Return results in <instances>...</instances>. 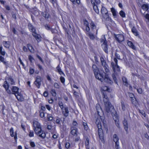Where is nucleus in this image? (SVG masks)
Returning a JSON list of instances; mask_svg holds the SVG:
<instances>
[{"label": "nucleus", "instance_id": "nucleus-13", "mask_svg": "<svg viewBox=\"0 0 149 149\" xmlns=\"http://www.w3.org/2000/svg\"><path fill=\"white\" fill-rule=\"evenodd\" d=\"M103 98L104 105L111 104L109 101L108 96L105 93H103Z\"/></svg>", "mask_w": 149, "mask_h": 149}, {"label": "nucleus", "instance_id": "nucleus-49", "mask_svg": "<svg viewBox=\"0 0 149 149\" xmlns=\"http://www.w3.org/2000/svg\"><path fill=\"white\" fill-rule=\"evenodd\" d=\"M88 35L91 39L93 40L95 38V37L93 34L89 33H88Z\"/></svg>", "mask_w": 149, "mask_h": 149}, {"label": "nucleus", "instance_id": "nucleus-15", "mask_svg": "<svg viewBox=\"0 0 149 149\" xmlns=\"http://www.w3.org/2000/svg\"><path fill=\"white\" fill-rule=\"evenodd\" d=\"M70 130H71L70 133L71 134L74 136H77V128L76 127L72 126L71 127Z\"/></svg>", "mask_w": 149, "mask_h": 149}, {"label": "nucleus", "instance_id": "nucleus-12", "mask_svg": "<svg viewBox=\"0 0 149 149\" xmlns=\"http://www.w3.org/2000/svg\"><path fill=\"white\" fill-rule=\"evenodd\" d=\"M129 96L130 98L131 99V100L132 104L134 105H136L137 102L133 94L132 93H130L129 94Z\"/></svg>", "mask_w": 149, "mask_h": 149}, {"label": "nucleus", "instance_id": "nucleus-63", "mask_svg": "<svg viewBox=\"0 0 149 149\" xmlns=\"http://www.w3.org/2000/svg\"><path fill=\"white\" fill-rule=\"evenodd\" d=\"M34 72V70L33 69L30 68L29 70V73L30 74H33Z\"/></svg>", "mask_w": 149, "mask_h": 149}, {"label": "nucleus", "instance_id": "nucleus-27", "mask_svg": "<svg viewBox=\"0 0 149 149\" xmlns=\"http://www.w3.org/2000/svg\"><path fill=\"white\" fill-rule=\"evenodd\" d=\"M132 32L136 36H138L139 35L138 33L136 30V29L134 27H133L132 29Z\"/></svg>", "mask_w": 149, "mask_h": 149}, {"label": "nucleus", "instance_id": "nucleus-58", "mask_svg": "<svg viewBox=\"0 0 149 149\" xmlns=\"http://www.w3.org/2000/svg\"><path fill=\"white\" fill-rule=\"evenodd\" d=\"M37 57L41 61L42 63H44V61L42 59V58H41V57H40L38 55H37Z\"/></svg>", "mask_w": 149, "mask_h": 149}, {"label": "nucleus", "instance_id": "nucleus-6", "mask_svg": "<svg viewBox=\"0 0 149 149\" xmlns=\"http://www.w3.org/2000/svg\"><path fill=\"white\" fill-rule=\"evenodd\" d=\"M101 42L102 43V46L103 48L104 51L106 53L108 52L107 45V42L106 40L105 36H103L102 38L101 39Z\"/></svg>", "mask_w": 149, "mask_h": 149}, {"label": "nucleus", "instance_id": "nucleus-31", "mask_svg": "<svg viewBox=\"0 0 149 149\" xmlns=\"http://www.w3.org/2000/svg\"><path fill=\"white\" fill-rule=\"evenodd\" d=\"M104 70L106 72L108 73V74L109 73H110V70L108 68V65H107V66H103Z\"/></svg>", "mask_w": 149, "mask_h": 149}, {"label": "nucleus", "instance_id": "nucleus-25", "mask_svg": "<svg viewBox=\"0 0 149 149\" xmlns=\"http://www.w3.org/2000/svg\"><path fill=\"white\" fill-rule=\"evenodd\" d=\"M57 72L59 73V74L61 75L63 74L64 75V73L62 71L61 69L60 68L59 65H58L56 68Z\"/></svg>", "mask_w": 149, "mask_h": 149}, {"label": "nucleus", "instance_id": "nucleus-14", "mask_svg": "<svg viewBox=\"0 0 149 149\" xmlns=\"http://www.w3.org/2000/svg\"><path fill=\"white\" fill-rule=\"evenodd\" d=\"M116 39L119 42H120L124 40V37L122 34L117 35L115 36Z\"/></svg>", "mask_w": 149, "mask_h": 149}, {"label": "nucleus", "instance_id": "nucleus-59", "mask_svg": "<svg viewBox=\"0 0 149 149\" xmlns=\"http://www.w3.org/2000/svg\"><path fill=\"white\" fill-rule=\"evenodd\" d=\"M144 17L149 22V14H147L144 15Z\"/></svg>", "mask_w": 149, "mask_h": 149}, {"label": "nucleus", "instance_id": "nucleus-28", "mask_svg": "<svg viewBox=\"0 0 149 149\" xmlns=\"http://www.w3.org/2000/svg\"><path fill=\"white\" fill-rule=\"evenodd\" d=\"M27 46L31 52L33 53L34 52V49L33 48L32 46L30 44H28Z\"/></svg>", "mask_w": 149, "mask_h": 149}, {"label": "nucleus", "instance_id": "nucleus-23", "mask_svg": "<svg viewBox=\"0 0 149 149\" xmlns=\"http://www.w3.org/2000/svg\"><path fill=\"white\" fill-rule=\"evenodd\" d=\"M4 46L6 48H9L10 45V42L9 41H3V42Z\"/></svg>", "mask_w": 149, "mask_h": 149}, {"label": "nucleus", "instance_id": "nucleus-46", "mask_svg": "<svg viewBox=\"0 0 149 149\" xmlns=\"http://www.w3.org/2000/svg\"><path fill=\"white\" fill-rule=\"evenodd\" d=\"M123 81L125 83V85L127 84V80L126 78L125 77H123L122 78Z\"/></svg>", "mask_w": 149, "mask_h": 149}, {"label": "nucleus", "instance_id": "nucleus-2", "mask_svg": "<svg viewBox=\"0 0 149 149\" xmlns=\"http://www.w3.org/2000/svg\"><path fill=\"white\" fill-rule=\"evenodd\" d=\"M15 82L11 77H9L7 80L4 81L3 85V87L5 88L6 91L9 94L12 93L11 91L8 89L10 85L14 84Z\"/></svg>", "mask_w": 149, "mask_h": 149}, {"label": "nucleus", "instance_id": "nucleus-54", "mask_svg": "<svg viewBox=\"0 0 149 149\" xmlns=\"http://www.w3.org/2000/svg\"><path fill=\"white\" fill-rule=\"evenodd\" d=\"M115 148L116 149H119V143L118 141L115 142Z\"/></svg>", "mask_w": 149, "mask_h": 149}, {"label": "nucleus", "instance_id": "nucleus-32", "mask_svg": "<svg viewBox=\"0 0 149 149\" xmlns=\"http://www.w3.org/2000/svg\"><path fill=\"white\" fill-rule=\"evenodd\" d=\"M91 27L92 30H93L96 29V26L93 22H91Z\"/></svg>", "mask_w": 149, "mask_h": 149}, {"label": "nucleus", "instance_id": "nucleus-11", "mask_svg": "<svg viewBox=\"0 0 149 149\" xmlns=\"http://www.w3.org/2000/svg\"><path fill=\"white\" fill-rule=\"evenodd\" d=\"M105 76L104 77L103 82L104 81L107 83L111 84L112 83V81L110 79L108 75L104 73Z\"/></svg>", "mask_w": 149, "mask_h": 149}, {"label": "nucleus", "instance_id": "nucleus-20", "mask_svg": "<svg viewBox=\"0 0 149 149\" xmlns=\"http://www.w3.org/2000/svg\"><path fill=\"white\" fill-rule=\"evenodd\" d=\"M15 95L19 101H22L23 100V97L22 95L19 93H18L17 94H16Z\"/></svg>", "mask_w": 149, "mask_h": 149}, {"label": "nucleus", "instance_id": "nucleus-35", "mask_svg": "<svg viewBox=\"0 0 149 149\" xmlns=\"http://www.w3.org/2000/svg\"><path fill=\"white\" fill-rule=\"evenodd\" d=\"M2 49V47H0V53L2 55L4 56L5 54V52L4 50H3Z\"/></svg>", "mask_w": 149, "mask_h": 149}, {"label": "nucleus", "instance_id": "nucleus-9", "mask_svg": "<svg viewBox=\"0 0 149 149\" xmlns=\"http://www.w3.org/2000/svg\"><path fill=\"white\" fill-rule=\"evenodd\" d=\"M95 78L103 82V80L104 77V75L103 73H98V72L94 74Z\"/></svg>", "mask_w": 149, "mask_h": 149}, {"label": "nucleus", "instance_id": "nucleus-30", "mask_svg": "<svg viewBox=\"0 0 149 149\" xmlns=\"http://www.w3.org/2000/svg\"><path fill=\"white\" fill-rule=\"evenodd\" d=\"M142 9L145 11H147L148 8V6L147 5L144 4L142 6Z\"/></svg>", "mask_w": 149, "mask_h": 149}, {"label": "nucleus", "instance_id": "nucleus-16", "mask_svg": "<svg viewBox=\"0 0 149 149\" xmlns=\"http://www.w3.org/2000/svg\"><path fill=\"white\" fill-rule=\"evenodd\" d=\"M32 35L36 39L38 42H40L41 40V37L40 35L36 33L35 32L32 33Z\"/></svg>", "mask_w": 149, "mask_h": 149}, {"label": "nucleus", "instance_id": "nucleus-60", "mask_svg": "<svg viewBox=\"0 0 149 149\" xmlns=\"http://www.w3.org/2000/svg\"><path fill=\"white\" fill-rule=\"evenodd\" d=\"M33 133L32 131H30L29 133V136L30 137H33Z\"/></svg>", "mask_w": 149, "mask_h": 149}, {"label": "nucleus", "instance_id": "nucleus-37", "mask_svg": "<svg viewBox=\"0 0 149 149\" xmlns=\"http://www.w3.org/2000/svg\"><path fill=\"white\" fill-rule=\"evenodd\" d=\"M102 91H108L109 90L108 87L106 86H103L102 88Z\"/></svg>", "mask_w": 149, "mask_h": 149}, {"label": "nucleus", "instance_id": "nucleus-36", "mask_svg": "<svg viewBox=\"0 0 149 149\" xmlns=\"http://www.w3.org/2000/svg\"><path fill=\"white\" fill-rule=\"evenodd\" d=\"M111 66L114 72H115V66L116 64L113 62L111 63Z\"/></svg>", "mask_w": 149, "mask_h": 149}, {"label": "nucleus", "instance_id": "nucleus-8", "mask_svg": "<svg viewBox=\"0 0 149 149\" xmlns=\"http://www.w3.org/2000/svg\"><path fill=\"white\" fill-rule=\"evenodd\" d=\"M102 17L105 19H107L109 18V15L108 11L104 7L102 6L101 11Z\"/></svg>", "mask_w": 149, "mask_h": 149}, {"label": "nucleus", "instance_id": "nucleus-47", "mask_svg": "<svg viewBox=\"0 0 149 149\" xmlns=\"http://www.w3.org/2000/svg\"><path fill=\"white\" fill-rule=\"evenodd\" d=\"M60 121H61V119L59 118H57L56 120V124L57 125H60Z\"/></svg>", "mask_w": 149, "mask_h": 149}, {"label": "nucleus", "instance_id": "nucleus-48", "mask_svg": "<svg viewBox=\"0 0 149 149\" xmlns=\"http://www.w3.org/2000/svg\"><path fill=\"white\" fill-rule=\"evenodd\" d=\"M54 87L57 88H59L60 87V86L57 83H55L54 84Z\"/></svg>", "mask_w": 149, "mask_h": 149}, {"label": "nucleus", "instance_id": "nucleus-4", "mask_svg": "<svg viewBox=\"0 0 149 149\" xmlns=\"http://www.w3.org/2000/svg\"><path fill=\"white\" fill-rule=\"evenodd\" d=\"M96 123L97 125L98 128V132L100 138L101 140H103L104 139V136L102 130L101 129L100 122V120L97 119L96 121Z\"/></svg>", "mask_w": 149, "mask_h": 149}, {"label": "nucleus", "instance_id": "nucleus-42", "mask_svg": "<svg viewBox=\"0 0 149 149\" xmlns=\"http://www.w3.org/2000/svg\"><path fill=\"white\" fill-rule=\"evenodd\" d=\"M73 94L74 96L76 98H77L79 97V93L77 92L76 91H74V90H73Z\"/></svg>", "mask_w": 149, "mask_h": 149}, {"label": "nucleus", "instance_id": "nucleus-62", "mask_svg": "<svg viewBox=\"0 0 149 149\" xmlns=\"http://www.w3.org/2000/svg\"><path fill=\"white\" fill-rule=\"evenodd\" d=\"M29 60L32 62L33 60H34V59L33 57L31 56L30 55L29 56Z\"/></svg>", "mask_w": 149, "mask_h": 149}, {"label": "nucleus", "instance_id": "nucleus-26", "mask_svg": "<svg viewBox=\"0 0 149 149\" xmlns=\"http://www.w3.org/2000/svg\"><path fill=\"white\" fill-rule=\"evenodd\" d=\"M92 68L94 74L95 73V72H96V73H97V72H98V68H97L96 65H93L92 66Z\"/></svg>", "mask_w": 149, "mask_h": 149}, {"label": "nucleus", "instance_id": "nucleus-5", "mask_svg": "<svg viewBox=\"0 0 149 149\" xmlns=\"http://www.w3.org/2000/svg\"><path fill=\"white\" fill-rule=\"evenodd\" d=\"M105 105V109L106 111L108 113H111L113 112H115V110L114 109L113 107L111 104H106Z\"/></svg>", "mask_w": 149, "mask_h": 149}, {"label": "nucleus", "instance_id": "nucleus-38", "mask_svg": "<svg viewBox=\"0 0 149 149\" xmlns=\"http://www.w3.org/2000/svg\"><path fill=\"white\" fill-rule=\"evenodd\" d=\"M119 14L120 16L123 17H124L125 16V13L123 10H121Z\"/></svg>", "mask_w": 149, "mask_h": 149}, {"label": "nucleus", "instance_id": "nucleus-51", "mask_svg": "<svg viewBox=\"0 0 149 149\" xmlns=\"http://www.w3.org/2000/svg\"><path fill=\"white\" fill-rule=\"evenodd\" d=\"M120 68L119 67L118 65H116L115 66V72L116 71L119 72L120 71Z\"/></svg>", "mask_w": 149, "mask_h": 149}, {"label": "nucleus", "instance_id": "nucleus-24", "mask_svg": "<svg viewBox=\"0 0 149 149\" xmlns=\"http://www.w3.org/2000/svg\"><path fill=\"white\" fill-rule=\"evenodd\" d=\"M100 60L103 66H107V65H108L107 64L105 61L104 60L103 58L102 57H101Z\"/></svg>", "mask_w": 149, "mask_h": 149}, {"label": "nucleus", "instance_id": "nucleus-56", "mask_svg": "<svg viewBox=\"0 0 149 149\" xmlns=\"http://www.w3.org/2000/svg\"><path fill=\"white\" fill-rule=\"evenodd\" d=\"M47 119L48 120L51 121L52 120L53 117L50 116V115L48 114L47 115Z\"/></svg>", "mask_w": 149, "mask_h": 149}, {"label": "nucleus", "instance_id": "nucleus-17", "mask_svg": "<svg viewBox=\"0 0 149 149\" xmlns=\"http://www.w3.org/2000/svg\"><path fill=\"white\" fill-rule=\"evenodd\" d=\"M123 124L124 125V127L127 133V134L128 133V123L127 121V120L125 119L123 121Z\"/></svg>", "mask_w": 149, "mask_h": 149}, {"label": "nucleus", "instance_id": "nucleus-55", "mask_svg": "<svg viewBox=\"0 0 149 149\" xmlns=\"http://www.w3.org/2000/svg\"><path fill=\"white\" fill-rule=\"evenodd\" d=\"M30 145L32 147H34L36 146V145L34 142L31 141L30 142Z\"/></svg>", "mask_w": 149, "mask_h": 149}, {"label": "nucleus", "instance_id": "nucleus-40", "mask_svg": "<svg viewBox=\"0 0 149 149\" xmlns=\"http://www.w3.org/2000/svg\"><path fill=\"white\" fill-rule=\"evenodd\" d=\"M10 135L12 137L14 136V130L13 128L11 127L10 130Z\"/></svg>", "mask_w": 149, "mask_h": 149}, {"label": "nucleus", "instance_id": "nucleus-1", "mask_svg": "<svg viewBox=\"0 0 149 149\" xmlns=\"http://www.w3.org/2000/svg\"><path fill=\"white\" fill-rule=\"evenodd\" d=\"M33 124L35 133L42 138H45L46 134L44 132L41 130L40 123L37 121H34Z\"/></svg>", "mask_w": 149, "mask_h": 149}, {"label": "nucleus", "instance_id": "nucleus-57", "mask_svg": "<svg viewBox=\"0 0 149 149\" xmlns=\"http://www.w3.org/2000/svg\"><path fill=\"white\" fill-rule=\"evenodd\" d=\"M70 143H69L67 142L65 144V147L67 149H68L70 146Z\"/></svg>", "mask_w": 149, "mask_h": 149}, {"label": "nucleus", "instance_id": "nucleus-50", "mask_svg": "<svg viewBox=\"0 0 149 149\" xmlns=\"http://www.w3.org/2000/svg\"><path fill=\"white\" fill-rule=\"evenodd\" d=\"M32 12L33 14L36 16L38 15L39 14L38 11L37 10H35Z\"/></svg>", "mask_w": 149, "mask_h": 149}, {"label": "nucleus", "instance_id": "nucleus-29", "mask_svg": "<svg viewBox=\"0 0 149 149\" xmlns=\"http://www.w3.org/2000/svg\"><path fill=\"white\" fill-rule=\"evenodd\" d=\"M119 139L118 137V136L116 134H114L113 135V140L115 142H118V141Z\"/></svg>", "mask_w": 149, "mask_h": 149}, {"label": "nucleus", "instance_id": "nucleus-53", "mask_svg": "<svg viewBox=\"0 0 149 149\" xmlns=\"http://www.w3.org/2000/svg\"><path fill=\"white\" fill-rule=\"evenodd\" d=\"M58 137V134L57 133H56L53 135L52 136V138L53 139H55L57 138Z\"/></svg>", "mask_w": 149, "mask_h": 149}, {"label": "nucleus", "instance_id": "nucleus-41", "mask_svg": "<svg viewBox=\"0 0 149 149\" xmlns=\"http://www.w3.org/2000/svg\"><path fill=\"white\" fill-rule=\"evenodd\" d=\"M139 113L141 114V115L145 117L146 116V114L145 112L143 110H139Z\"/></svg>", "mask_w": 149, "mask_h": 149}, {"label": "nucleus", "instance_id": "nucleus-39", "mask_svg": "<svg viewBox=\"0 0 149 149\" xmlns=\"http://www.w3.org/2000/svg\"><path fill=\"white\" fill-rule=\"evenodd\" d=\"M51 93L53 96H55L56 95V91L54 89H52L51 90Z\"/></svg>", "mask_w": 149, "mask_h": 149}, {"label": "nucleus", "instance_id": "nucleus-34", "mask_svg": "<svg viewBox=\"0 0 149 149\" xmlns=\"http://www.w3.org/2000/svg\"><path fill=\"white\" fill-rule=\"evenodd\" d=\"M121 106L122 109L123 111H125L126 109V107L123 101H121Z\"/></svg>", "mask_w": 149, "mask_h": 149}, {"label": "nucleus", "instance_id": "nucleus-3", "mask_svg": "<svg viewBox=\"0 0 149 149\" xmlns=\"http://www.w3.org/2000/svg\"><path fill=\"white\" fill-rule=\"evenodd\" d=\"M58 105L61 110L63 115L65 117H66L68 116L69 112L68 107H64L63 103L61 101L59 102Z\"/></svg>", "mask_w": 149, "mask_h": 149}, {"label": "nucleus", "instance_id": "nucleus-22", "mask_svg": "<svg viewBox=\"0 0 149 149\" xmlns=\"http://www.w3.org/2000/svg\"><path fill=\"white\" fill-rule=\"evenodd\" d=\"M28 28L30 31L32 32V33H35L36 31L35 29L31 24L29 23V24Z\"/></svg>", "mask_w": 149, "mask_h": 149}, {"label": "nucleus", "instance_id": "nucleus-10", "mask_svg": "<svg viewBox=\"0 0 149 149\" xmlns=\"http://www.w3.org/2000/svg\"><path fill=\"white\" fill-rule=\"evenodd\" d=\"M41 78L39 76H38L36 78V80L34 82V84L36 85V87L39 88L41 85Z\"/></svg>", "mask_w": 149, "mask_h": 149}, {"label": "nucleus", "instance_id": "nucleus-43", "mask_svg": "<svg viewBox=\"0 0 149 149\" xmlns=\"http://www.w3.org/2000/svg\"><path fill=\"white\" fill-rule=\"evenodd\" d=\"M89 139L88 138H86V141H85V145L87 146V148L89 145Z\"/></svg>", "mask_w": 149, "mask_h": 149}, {"label": "nucleus", "instance_id": "nucleus-21", "mask_svg": "<svg viewBox=\"0 0 149 149\" xmlns=\"http://www.w3.org/2000/svg\"><path fill=\"white\" fill-rule=\"evenodd\" d=\"M127 43L129 47L132 48L133 49H135L136 47L132 42L130 41L127 40Z\"/></svg>", "mask_w": 149, "mask_h": 149}, {"label": "nucleus", "instance_id": "nucleus-61", "mask_svg": "<svg viewBox=\"0 0 149 149\" xmlns=\"http://www.w3.org/2000/svg\"><path fill=\"white\" fill-rule=\"evenodd\" d=\"M1 62H2L6 66H7L8 65V62L6 61L5 59H4V60H3V61Z\"/></svg>", "mask_w": 149, "mask_h": 149}, {"label": "nucleus", "instance_id": "nucleus-45", "mask_svg": "<svg viewBox=\"0 0 149 149\" xmlns=\"http://www.w3.org/2000/svg\"><path fill=\"white\" fill-rule=\"evenodd\" d=\"M60 79L61 82L62 84H63L65 83V78L63 77L62 76L61 77H60Z\"/></svg>", "mask_w": 149, "mask_h": 149}, {"label": "nucleus", "instance_id": "nucleus-64", "mask_svg": "<svg viewBox=\"0 0 149 149\" xmlns=\"http://www.w3.org/2000/svg\"><path fill=\"white\" fill-rule=\"evenodd\" d=\"M45 27L46 29L48 30H49L50 29V28L48 25L46 24L45 25Z\"/></svg>", "mask_w": 149, "mask_h": 149}, {"label": "nucleus", "instance_id": "nucleus-44", "mask_svg": "<svg viewBox=\"0 0 149 149\" xmlns=\"http://www.w3.org/2000/svg\"><path fill=\"white\" fill-rule=\"evenodd\" d=\"M44 17H45L46 19H48L49 17V13H45V14L43 15Z\"/></svg>", "mask_w": 149, "mask_h": 149}, {"label": "nucleus", "instance_id": "nucleus-18", "mask_svg": "<svg viewBox=\"0 0 149 149\" xmlns=\"http://www.w3.org/2000/svg\"><path fill=\"white\" fill-rule=\"evenodd\" d=\"M12 91L13 92L12 93L15 95L19 93L18 91L19 88L17 87L13 86L11 88Z\"/></svg>", "mask_w": 149, "mask_h": 149}, {"label": "nucleus", "instance_id": "nucleus-33", "mask_svg": "<svg viewBox=\"0 0 149 149\" xmlns=\"http://www.w3.org/2000/svg\"><path fill=\"white\" fill-rule=\"evenodd\" d=\"M111 9L113 15L114 16H116V13L115 9L114 8H112Z\"/></svg>", "mask_w": 149, "mask_h": 149}, {"label": "nucleus", "instance_id": "nucleus-19", "mask_svg": "<svg viewBox=\"0 0 149 149\" xmlns=\"http://www.w3.org/2000/svg\"><path fill=\"white\" fill-rule=\"evenodd\" d=\"M91 3L93 5V8L94 10L98 14L99 13V10L97 6L95 5L94 2L93 1H91Z\"/></svg>", "mask_w": 149, "mask_h": 149}, {"label": "nucleus", "instance_id": "nucleus-7", "mask_svg": "<svg viewBox=\"0 0 149 149\" xmlns=\"http://www.w3.org/2000/svg\"><path fill=\"white\" fill-rule=\"evenodd\" d=\"M111 113L113 116V119L115 121L116 126L118 128H119V123L118 116L116 113V111H115V112H112Z\"/></svg>", "mask_w": 149, "mask_h": 149}, {"label": "nucleus", "instance_id": "nucleus-52", "mask_svg": "<svg viewBox=\"0 0 149 149\" xmlns=\"http://www.w3.org/2000/svg\"><path fill=\"white\" fill-rule=\"evenodd\" d=\"M50 1L54 6L55 4L56 3L57 0H50Z\"/></svg>", "mask_w": 149, "mask_h": 149}]
</instances>
